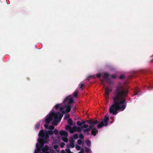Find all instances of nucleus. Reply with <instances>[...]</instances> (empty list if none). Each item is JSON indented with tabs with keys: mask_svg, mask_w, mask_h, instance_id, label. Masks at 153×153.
Listing matches in <instances>:
<instances>
[{
	"mask_svg": "<svg viewBox=\"0 0 153 153\" xmlns=\"http://www.w3.org/2000/svg\"><path fill=\"white\" fill-rule=\"evenodd\" d=\"M42 138H38V143H39L40 145V147H42L44 145V143H43V142L42 141Z\"/></svg>",
	"mask_w": 153,
	"mask_h": 153,
	"instance_id": "obj_14",
	"label": "nucleus"
},
{
	"mask_svg": "<svg viewBox=\"0 0 153 153\" xmlns=\"http://www.w3.org/2000/svg\"><path fill=\"white\" fill-rule=\"evenodd\" d=\"M82 128L81 127H78L76 128V131H77L79 132H81L82 131Z\"/></svg>",
	"mask_w": 153,
	"mask_h": 153,
	"instance_id": "obj_24",
	"label": "nucleus"
},
{
	"mask_svg": "<svg viewBox=\"0 0 153 153\" xmlns=\"http://www.w3.org/2000/svg\"><path fill=\"white\" fill-rule=\"evenodd\" d=\"M49 137V134L48 133H46L44 135V138H45L46 139H47Z\"/></svg>",
	"mask_w": 153,
	"mask_h": 153,
	"instance_id": "obj_33",
	"label": "nucleus"
},
{
	"mask_svg": "<svg viewBox=\"0 0 153 153\" xmlns=\"http://www.w3.org/2000/svg\"><path fill=\"white\" fill-rule=\"evenodd\" d=\"M49 149V147L48 145H45L44 147L42 149V152H45V151H48Z\"/></svg>",
	"mask_w": 153,
	"mask_h": 153,
	"instance_id": "obj_13",
	"label": "nucleus"
},
{
	"mask_svg": "<svg viewBox=\"0 0 153 153\" xmlns=\"http://www.w3.org/2000/svg\"><path fill=\"white\" fill-rule=\"evenodd\" d=\"M69 145L72 148H74L75 147L74 143H70L69 144Z\"/></svg>",
	"mask_w": 153,
	"mask_h": 153,
	"instance_id": "obj_37",
	"label": "nucleus"
},
{
	"mask_svg": "<svg viewBox=\"0 0 153 153\" xmlns=\"http://www.w3.org/2000/svg\"><path fill=\"white\" fill-rule=\"evenodd\" d=\"M37 145H38V144L37 145H36V147L37 149V152H39V151H40L41 150V147H37L38 146Z\"/></svg>",
	"mask_w": 153,
	"mask_h": 153,
	"instance_id": "obj_36",
	"label": "nucleus"
},
{
	"mask_svg": "<svg viewBox=\"0 0 153 153\" xmlns=\"http://www.w3.org/2000/svg\"><path fill=\"white\" fill-rule=\"evenodd\" d=\"M65 107L66 108L65 111H63L62 113V114H65L66 112H69L71 110V105H65Z\"/></svg>",
	"mask_w": 153,
	"mask_h": 153,
	"instance_id": "obj_6",
	"label": "nucleus"
},
{
	"mask_svg": "<svg viewBox=\"0 0 153 153\" xmlns=\"http://www.w3.org/2000/svg\"><path fill=\"white\" fill-rule=\"evenodd\" d=\"M69 153H73L71 152Z\"/></svg>",
	"mask_w": 153,
	"mask_h": 153,
	"instance_id": "obj_62",
	"label": "nucleus"
},
{
	"mask_svg": "<svg viewBox=\"0 0 153 153\" xmlns=\"http://www.w3.org/2000/svg\"><path fill=\"white\" fill-rule=\"evenodd\" d=\"M125 96H114L113 103L110 106L109 111L113 115L118 113L117 111H123L126 108L127 102Z\"/></svg>",
	"mask_w": 153,
	"mask_h": 153,
	"instance_id": "obj_1",
	"label": "nucleus"
},
{
	"mask_svg": "<svg viewBox=\"0 0 153 153\" xmlns=\"http://www.w3.org/2000/svg\"><path fill=\"white\" fill-rule=\"evenodd\" d=\"M90 129H91V128L89 127V128H86L85 129H83V131L84 132H88L90 131Z\"/></svg>",
	"mask_w": 153,
	"mask_h": 153,
	"instance_id": "obj_27",
	"label": "nucleus"
},
{
	"mask_svg": "<svg viewBox=\"0 0 153 153\" xmlns=\"http://www.w3.org/2000/svg\"><path fill=\"white\" fill-rule=\"evenodd\" d=\"M40 126V124L39 123H37L36 126L35 128L37 129H39Z\"/></svg>",
	"mask_w": 153,
	"mask_h": 153,
	"instance_id": "obj_28",
	"label": "nucleus"
},
{
	"mask_svg": "<svg viewBox=\"0 0 153 153\" xmlns=\"http://www.w3.org/2000/svg\"><path fill=\"white\" fill-rule=\"evenodd\" d=\"M69 117H70L69 114H66L65 115V117H64V119H67L69 118Z\"/></svg>",
	"mask_w": 153,
	"mask_h": 153,
	"instance_id": "obj_25",
	"label": "nucleus"
},
{
	"mask_svg": "<svg viewBox=\"0 0 153 153\" xmlns=\"http://www.w3.org/2000/svg\"><path fill=\"white\" fill-rule=\"evenodd\" d=\"M61 106L60 104H57L55 106V108L56 109H58Z\"/></svg>",
	"mask_w": 153,
	"mask_h": 153,
	"instance_id": "obj_31",
	"label": "nucleus"
},
{
	"mask_svg": "<svg viewBox=\"0 0 153 153\" xmlns=\"http://www.w3.org/2000/svg\"><path fill=\"white\" fill-rule=\"evenodd\" d=\"M76 131V127L75 126H74L72 127V128H70V132L72 134L75 131Z\"/></svg>",
	"mask_w": 153,
	"mask_h": 153,
	"instance_id": "obj_15",
	"label": "nucleus"
},
{
	"mask_svg": "<svg viewBox=\"0 0 153 153\" xmlns=\"http://www.w3.org/2000/svg\"><path fill=\"white\" fill-rule=\"evenodd\" d=\"M84 149L85 150V152L86 153H89L91 152V149L89 148L86 147H85L84 148Z\"/></svg>",
	"mask_w": 153,
	"mask_h": 153,
	"instance_id": "obj_21",
	"label": "nucleus"
},
{
	"mask_svg": "<svg viewBox=\"0 0 153 153\" xmlns=\"http://www.w3.org/2000/svg\"><path fill=\"white\" fill-rule=\"evenodd\" d=\"M89 127L91 130V133L93 136H95L98 133V131L95 128V126L93 125H90Z\"/></svg>",
	"mask_w": 153,
	"mask_h": 153,
	"instance_id": "obj_4",
	"label": "nucleus"
},
{
	"mask_svg": "<svg viewBox=\"0 0 153 153\" xmlns=\"http://www.w3.org/2000/svg\"><path fill=\"white\" fill-rule=\"evenodd\" d=\"M124 77L123 75H121L120 76L119 78L121 79H124Z\"/></svg>",
	"mask_w": 153,
	"mask_h": 153,
	"instance_id": "obj_45",
	"label": "nucleus"
},
{
	"mask_svg": "<svg viewBox=\"0 0 153 153\" xmlns=\"http://www.w3.org/2000/svg\"><path fill=\"white\" fill-rule=\"evenodd\" d=\"M58 145H55L53 146V148L54 149H57L58 148Z\"/></svg>",
	"mask_w": 153,
	"mask_h": 153,
	"instance_id": "obj_49",
	"label": "nucleus"
},
{
	"mask_svg": "<svg viewBox=\"0 0 153 153\" xmlns=\"http://www.w3.org/2000/svg\"><path fill=\"white\" fill-rule=\"evenodd\" d=\"M109 121V117L108 116H105L103 119L102 121V122H103L105 124V126H107L108 124V122Z\"/></svg>",
	"mask_w": 153,
	"mask_h": 153,
	"instance_id": "obj_7",
	"label": "nucleus"
},
{
	"mask_svg": "<svg viewBox=\"0 0 153 153\" xmlns=\"http://www.w3.org/2000/svg\"><path fill=\"white\" fill-rule=\"evenodd\" d=\"M81 147L80 146H76V148L77 150H79L80 149Z\"/></svg>",
	"mask_w": 153,
	"mask_h": 153,
	"instance_id": "obj_44",
	"label": "nucleus"
},
{
	"mask_svg": "<svg viewBox=\"0 0 153 153\" xmlns=\"http://www.w3.org/2000/svg\"><path fill=\"white\" fill-rule=\"evenodd\" d=\"M78 153H84V150L82 149L81 150V151L79 152Z\"/></svg>",
	"mask_w": 153,
	"mask_h": 153,
	"instance_id": "obj_54",
	"label": "nucleus"
},
{
	"mask_svg": "<svg viewBox=\"0 0 153 153\" xmlns=\"http://www.w3.org/2000/svg\"><path fill=\"white\" fill-rule=\"evenodd\" d=\"M72 137L74 139H77L78 138V136L77 134H75L73 135Z\"/></svg>",
	"mask_w": 153,
	"mask_h": 153,
	"instance_id": "obj_26",
	"label": "nucleus"
},
{
	"mask_svg": "<svg viewBox=\"0 0 153 153\" xmlns=\"http://www.w3.org/2000/svg\"><path fill=\"white\" fill-rule=\"evenodd\" d=\"M41 153H49V152L48 151H45V152H41Z\"/></svg>",
	"mask_w": 153,
	"mask_h": 153,
	"instance_id": "obj_57",
	"label": "nucleus"
},
{
	"mask_svg": "<svg viewBox=\"0 0 153 153\" xmlns=\"http://www.w3.org/2000/svg\"><path fill=\"white\" fill-rule=\"evenodd\" d=\"M65 151L68 153H69L71 152L70 150L68 149H66Z\"/></svg>",
	"mask_w": 153,
	"mask_h": 153,
	"instance_id": "obj_48",
	"label": "nucleus"
},
{
	"mask_svg": "<svg viewBox=\"0 0 153 153\" xmlns=\"http://www.w3.org/2000/svg\"><path fill=\"white\" fill-rule=\"evenodd\" d=\"M61 153H65V151L63 150H62L60 152Z\"/></svg>",
	"mask_w": 153,
	"mask_h": 153,
	"instance_id": "obj_55",
	"label": "nucleus"
},
{
	"mask_svg": "<svg viewBox=\"0 0 153 153\" xmlns=\"http://www.w3.org/2000/svg\"><path fill=\"white\" fill-rule=\"evenodd\" d=\"M65 145V144L64 143L62 142L60 144V147L61 148H62L64 147Z\"/></svg>",
	"mask_w": 153,
	"mask_h": 153,
	"instance_id": "obj_42",
	"label": "nucleus"
},
{
	"mask_svg": "<svg viewBox=\"0 0 153 153\" xmlns=\"http://www.w3.org/2000/svg\"><path fill=\"white\" fill-rule=\"evenodd\" d=\"M88 127V126L87 124H84L83 126V127L84 128H87Z\"/></svg>",
	"mask_w": 153,
	"mask_h": 153,
	"instance_id": "obj_47",
	"label": "nucleus"
},
{
	"mask_svg": "<svg viewBox=\"0 0 153 153\" xmlns=\"http://www.w3.org/2000/svg\"><path fill=\"white\" fill-rule=\"evenodd\" d=\"M59 134L61 136H64L65 137H67L68 136V133L64 131L61 130L59 132Z\"/></svg>",
	"mask_w": 153,
	"mask_h": 153,
	"instance_id": "obj_10",
	"label": "nucleus"
},
{
	"mask_svg": "<svg viewBox=\"0 0 153 153\" xmlns=\"http://www.w3.org/2000/svg\"><path fill=\"white\" fill-rule=\"evenodd\" d=\"M44 134H45L43 130H41L39 133V137H41V138H44Z\"/></svg>",
	"mask_w": 153,
	"mask_h": 153,
	"instance_id": "obj_11",
	"label": "nucleus"
},
{
	"mask_svg": "<svg viewBox=\"0 0 153 153\" xmlns=\"http://www.w3.org/2000/svg\"><path fill=\"white\" fill-rule=\"evenodd\" d=\"M105 126V124L103 123V122H101L100 123H99L97 125V127L98 128H102L103 126Z\"/></svg>",
	"mask_w": 153,
	"mask_h": 153,
	"instance_id": "obj_16",
	"label": "nucleus"
},
{
	"mask_svg": "<svg viewBox=\"0 0 153 153\" xmlns=\"http://www.w3.org/2000/svg\"><path fill=\"white\" fill-rule=\"evenodd\" d=\"M38 144V146H37V147H40V144H39L38 143H37L36 145H37Z\"/></svg>",
	"mask_w": 153,
	"mask_h": 153,
	"instance_id": "obj_58",
	"label": "nucleus"
},
{
	"mask_svg": "<svg viewBox=\"0 0 153 153\" xmlns=\"http://www.w3.org/2000/svg\"><path fill=\"white\" fill-rule=\"evenodd\" d=\"M77 142L78 145H80L82 144V141L81 140L79 139L77 140Z\"/></svg>",
	"mask_w": 153,
	"mask_h": 153,
	"instance_id": "obj_40",
	"label": "nucleus"
},
{
	"mask_svg": "<svg viewBox=\"0 0 153 153\" xmlns=\"http://www.w3.org/2000/svg\"><path fill=\"white\" fill-rule=\"evenodd\" d=\"M54 128V127L53 126H50L49 127L48 129L50 130H53Z\"/></svg>",
	"mask_w": 153,
	"mask_h": 153,
	"instance_id": "obj_39",
	"label": "nucleus"
},
{
	"mask_svg": "<svg viewBox=\"0 0 153 153\" xmlns=\"http://www.w3.org/2000/svg\"><path fill=\"white\" fill-rule=\"evenodd\" d=\"M109 75L107 73H104L103 75V77L104 79H108L109 76Z\"/></svg>",
	"mask_w": 153,
	"mask_h": 153,
	"instance_id": "obj_20",
	"label": "nucleus"
},
{
	"mask_svg": "<svg viewBox=\"0 0 153 153\" xmlns=\"http://www.w3.org/2000/svg\"><path fill=\"white\" fill-rule=\"evenodd\" d=\"M87 135H89V133L88 132H87Z\"/></svg>",
	"mask_w": 153,
	"mask_h": 153,
	"instance_id": "obj_61",
	"label": "nucleus"
},
{
	"mask_svg": "<svg viewBox=\"0 0 153 153\" xmlns=\"http://www.w3.org/2000/svg\"><path fill=\"white\" fill-rule=\"evenodd\" d=\"M76 124L78 126H80L82 125L81 123L79 121H78L77 122Z\"/></svg>",
	"mask_w": 153,
	"mask_h": 153,
	"instance_id": "obj_43",
	"label": "nucleus"
},
{
	"mask_svg": "<svg viewBox=\"0 0 153 153\" xmlns=\"http://www.w3.org/2000/svg\"><path fill=\"white\" fill-rule=\"evenodd\" d=\"M135 95H140L141 94L139 90H138V88H136L135 90Z\"/></svg>",
	"mask_w": 153,
	"mask_h": 153,
	"instance_id": "obj_18",
	"label": "nucleus"
},
{
	"mask_svg": "<svg viewBox=\"0 0 153 153\" xmlns=\"http://www.w3.org/2000/svg\"><path fill=\"white\" fill-rule=\"evenodd\" d=\"M51 153H55V152H51Z\"/></svg>",
	"mask_w": 153,
	"mask_h": 153,
	"instance_id": "obj_63",
	"label": "nucleus"
},
{
	"mask_svg": "<svg viewBox=\"0 0 153 153\" xmlns=\"http://www.w3.org/2000/svg\"><path fill=\"white\" fill-rule=\"evenodd\" d=\"M87 122L88 123L91 124H96L99 123V121L97 120H87Z\"/></svg>",
	"mask_w": 153,
	"mask_h": 153,
	"instance_id": "obj_8",
	"label": "nucleus"
},
{
	"mask_svg": "<svg viewBox=\"0 0 153 153\" xmlns=\"http://www.w3.org/2000/svg\"><path fill=\"white\" fill-rule=\"evenodd\" d=\"M38 152H37V151L35 150V153H38Z\"/></svg>",
	"mask_w": 153,
	"mask_h": 153,
	"instance_id": "obj_59",
	"label": "nucleus"
},
{
	"mask_svg": "<svg viewBox=\"0 0 153 153\" xmlns=\"http://www.w3.org/2000/svg\"><path fill=\"white\" fill-rule=\"evenodd\" d=\"M86 145L88 147H90L91 145V142L90 140H87L86 142Z\"/></svg>",
	"mask_w": 153,
	"mask_h": 153,
	"instance_id": "obj_22",
	"label": "nucleus"
},
{
	"mask_svg": "<svg viewBox=\"0 0 153 153\" xmlns=\"http://www.w3.org/2000/svg\"><path fill=\"white\" fill-rule=\"evenodd\" d=\"M54 133L55 135H57L59 134V131L55 129L54 131Z\"/></svg>",
	"mask_w": 153,
	"mask_h": 153,
	"instance_id": "obj_38",
	"label": "nucleus"
},
{
	"mask_svg": "<svg viewBox=\"0 0 153 153\" xmlns=\"http://www.w3.org/2000/svg\"><path fill=\"white\" fill-rule=\"evenodd\" d=\"M111 77L113 78H116V75H112Z\"/></svg>",
	"mask_w": 153,
	"mask_h": 153,
	"instance_id": "obj_53",
	"label": "nucleus"
},
{
	"mask_svg": "<svg viewBox=\"0 0 153 153\" xmlns=\"http://www.w3.org/2000/svg\"><path fill=\"white\" fill-rule=\"evenodd\" d=\"M44 126L45 128H46L48 129V124L47 123L46 124H45L44 125Z\"/></svg>",
	"mask_w": 153,
	"mask_h": 153,
	"instance_id": "obj_46",
	"label": "nucleus"
},
{
	"mask_svg": "<svg viewBox=\"0 0 153 153\" xmlns=\"http://www.w3.org/2000/svg\"><path fill=\"white\" fill-rule=\"evenodd\" d=\"M65 129L67 130H69L70 129V128H71V127L69 125H67L65 126Z\"/></svg>",
	"mask_w": 153,
	"mask_h": 153,
	"instance_id": "obj_32",
	"label": "nucleus"
},
{
	"mask_svg": "<svg viewBox=\"0 0 153 153\" xmlns=\"http://www.w3.org/2000/svg\"><path fill=\"white\" fill-rule=\"evenodd\" d=\"M107 97H108L107 98H108V96H107Z\"/></svg>",
	"mask_w": 153,
	"mask_h": 153,
	"instance_id": "obj_64",
	"label": "nucleus"
},
{
	"mask_svg": "<svg viewBox=\"0 0 153 153\" xmlns=\"http://www.w3.org/2000/svg\"><path fill=\"white\" fill-rule=\"evenodd\" d=\"M81 123L82 125H83V124H84V125L85 124V122L84 121H82Z\"/></svg>",
	"mask_w": 153,
	"mask_h": 153,
	"instance_id": "obj_56",
	"label": "nucleus"
},
{
	"mask_svg": "<svg viewBox=\"0 0 153 153\" xmlns=\"http://www.w3.org/2000/svg\"><path fill=\"white\" fill-rule=\"evenodd\" d=\"M79 89L81 90H82L84 88H85V87L83 83H81L79 85Z\"/></svg>",
	"mask_w": 153,
	"mask_h": 153,
	"instance_id": "obj_17",
	"label": "nucleus"
},
{
	"mask_svg": "<svg viewBox=\"0 0 153 153\" xmlns=\"http://www.w3.org/2000/svg\"><path fill=\"white\" fill-rule=\"evenodd\" d=\"M108 82L109 83H111V82L110 81V80H109V81H108Z\"/></svg>",
	"mask_w": 153,
	"mask_h": 153,
	"instance_id": "obj_60",
	"label": "nucleus"
},
{
	"mask_svg": "<svg viewBox=\"0 0 153 153\" xmlns=\"http://www.w3.org/2000/svg\"><path fill=\"white\" fill-rule=\"evenodd\" d=\"M48 134L50 135H52L53 134L54 132L53 131L50 130L48 131Z\"/></svg>",
	"mask_w": 153,
	"mask_h": 153,
	"instance_id": "obj_30",
	"label": "nucleus"
},
{
	"mask_svg": "<svg viewBox=\"0 0 153 153\" xmlns=\"http://www.w3.org/2000/svg\"><path fill=\"white\" fill-rule=\"evenodd\" d=\"M112 89L108 87H106L105 89V93L106 94L108 95L112 91Z\"/></svg>",
	"mask_w": 153,
	"mask_h": 153,
	"instance_id": "obj_9",
	"label": "nucleus"
},
{
	"mask_svg": "<svg viewBox=\"0 0 153 153\" xmlns=\"http://www.w3.org/2000/svg\"><path fill=\"white\" fill-rule=\"evenodd\" d=\"M79 137L81 139H83L84 138V136L82 134H80L79 135Z\"/></svg>",
	"mask_w": 153,
	"mask_h": 153,
	"instance_id": "obj_35",
	"label": "nucleus"
},
{
	"mask_svg": "<svg viewBox=\"0 0 153 153\" xmlns=\"http://www.w3.org/2000/svg\"><path fill=\"white\" fill-rule=\"evenodd\" d=\"M62 140L64 142L66 143L68 141V139L66 137H62Z\"/></svg>",
	"mask_w": 153,
	"mask_h": 153,
	"instance_id": "obj_23",
	"label": "nucleus"
},
{
	"mask_svg": "<svg viewBox=\"0 0 153 153\" xmlns=\"http://www.w3.org/2000/svg\"><path fill=\"white\" fill-rule=\"evenodd\" d=\"M42 140L43 142V143H44V144L48 142V141L46 140H45L44 138H42Z\"/></svg>",
	"mask_w": 153,
	"mask_h": 153,
	"instance_id": "obj_41",
	"label": "nucleus"
},
{
	"mask_svg": "<svg viewBox=\"0 0 153 153\" xmlns=\"http://www.w3.org/2000/svg\"><path fill=\"white\" fill-rule=\"evenodd\" d=\"M148 89L149 90H152V89H153V86L148 87Z\"/></svg>",
	"mask_w": 153,
	"mask_h": 153,
	"instance_id": "obj_50",
	"label": "nucleus"
},
{
	"mask_svg": "<svg viewBox=\"0 0 153 153\" xmlns=\"http://www.w3.org/2000/svg\"><path fill=\"white\" fill-rule=\"evenodd\" d=\"M115 91V96H126L128 93V89L121 85H119L116 87Z\"/></svg>",
	"mask_w": 153,
	"mask_h": 153,
	"instance_id": "obj_3",
	"label": "nucleus"
},
{
	"mask_svg": "<svg viewBox=\"0 0 153 153\" xmlns=\"http://www.w3.org/2000/svg\"><path fill=\"white\" fill-rule=\"evenodd\" d=\"M78 93L79 91L77 90H76L73 93V96H78Z\"/></svg>",
	"mask_w": 153,
	"mask_h": 153,
	"instance_id": "obj_29",
	"label": "nucleus"
},
{
	"mask_svg": "<svg viewBox=\"0 0 153 153\" xmlns=\"http://www.w3.org/2000/svg\"><path fill=\"white\" fill-rule=\"evenodd\" d=\"M59 116V121L60 122L62 118L63 117V114H60V113L59 112L56 113L52 112L47 116L45 120V122L47 123L48 124L51 121L53 120V117L54 119L57 120Z\"/></svg>",
	"mask_w": 153,
	"mask_h": 153,
	"instance_id": "obj_2",
	"label": "nucleus"
},
{
	"mask_svg": "<svg viewBox=\"0 0 153 153\" xmlns=\"http://www.w3.org/2000/svg\"><path fill=\"white\" fill-rule=\"evenodd\" d=\"M59 116L58 117V118L57 120L55 119V120L53 121L52 124L53 125L57 126L58 124L60 122L59 121Z\"/></svg>",
	"mask_w": 153,
	"mask_h": 153,
	"instance_id": "obj_12",
	"label": "nucleus"
},
{
	"mask_svg": "<svg viewBox=\"0 0 153 153\" xmlns=\"http://www.w3.org/2000/svg\"><path fill=\"white\" fill-rule=\"evenodd\" d=\"M64 109V108H63V107H61L60 108V109H59V111H60V112H62L63 111H64L63 110Z\"/></svg>",
	"mask_w": 153,
	"mask_h": 153,
	"instance_id": "obj_52",
	"label": "nucleus"
},
{
	"mask_svg": "<svg viewBox=\"0 0 153 153\" xmlns=\"http://www.w3.org/2000/svg\"><path fill=\"white\" fill-rule=\"evenodd\" d=\"M73 138L72 137H70V143H74L75 141L73 140Z\"/></svg>",
	"mask_w": 153,
	"mask_h": 153,
	"instance_id": "obj_34",
	"label": "nucleus"
},
{
	"mask_svg": "<svg viewBox=\"0 0 153 153\" xmlns=\"http://www.w3.org/2000/svg\"><path fill=\"white\" fill-rule=\"evenodd\" d=\"M101 76V75L100 74H97V76L98 78H100Z\"/></svg>",
	"mask_w": 153,
	"mask_h": 153,
	"instance_id": "obj_51",
	"label": "nucleus"
},
{
	"mask_svg": "<svg viewBox=\"0 0 153 153\" xmlns=\"http://www.w3.org/2000/svg\"><path fill=\"white\" fill-rule=\"evenodd\" d=\"M67 123L70 126L73 125V121L71 119H69L67 121Z\"/></svg>",
	"mask_w": 153,
	"mask_h": 153,
	"instance_id": "obj_19",
	"label": "nucleus"
},
{
	"mask_svg": "<svg viewBox=\"0 0 153 153\" xmlns=\"http://www.w3.org/2000/svg\"><path fill=\"white\" fill-rule=\"evenodd\" d=\"M69 96H68L66 97L64 100V102L66 103L68 101V105H71V104L74 102V100L72 98L69 99Z\"/></svg>",
	"mask_w": 153,
	"mask_h": 153,
	"instance_id": "obj_5",
	"label": "nucleus"
}]
</instances>
